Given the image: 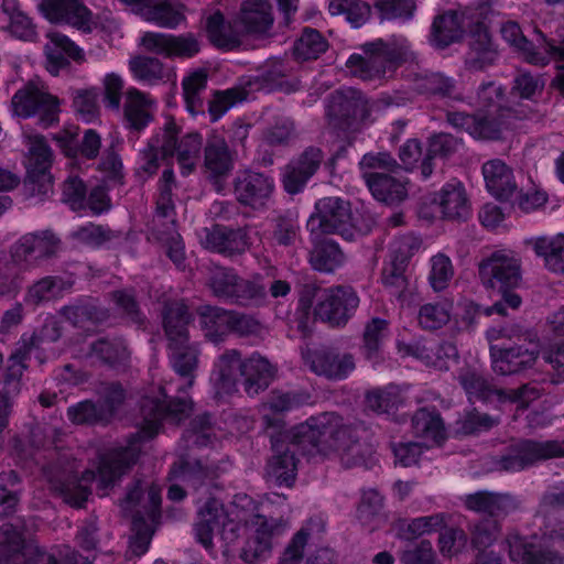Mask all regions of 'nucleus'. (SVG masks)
<instances>
[{
    "instance_id": "9",
    "label": "nucleus",
    "mask_w": 564,
    "mask_h": 564,
    "mask_svg": "<svg viewBox=\"0 0 564 564\" xmlns=\"http://www.w3.org/2000/svg\"><path fill=\"white\" fill-rule=\"evenodd\" d=\"M326 113L329 124L334 129L341 132H355L369 116V108L360 90L346 87L328 95Z\"/></svg>"
},
{
    "instance_id": "32",
    "label": "nucleus",
    "mask_w": 564,
    "mask_h": 564,
    "mask_svg": "<svg viewBox=\"0 0 564 564\" xmlns=\"http://www.w3.org/2000/svg\"><path fill=\"white\" fill-rule=\"evenodd\" d=\"M414 89L417 94L433 100L463 101V94L454 78L442 73L416 75Z\"/></svg>"
},
{
    "instance_id": "28",
    "label": "nucleus",
    "mask_w": 564,
    "mask_h": 564,
    "mask_svg": "<svg viewBox=\"0 0 564 564\" xmlns=\"http://www.w3.org/2000/svg\"><path fill=\"white\" fill-rule=\"evenodd\" d=\"M170 475L178 478L195 491L205 489V492H208L209 487L219 476V467L202 459H187L174 464Z\"/></svg>"
},
{
    "instance_id": "35",
    "label": "nucleus",
    "mask_w": 564,
    "mask_h": 564,
    "mask_svg": "<svg viewBox=\"0 0 564 564\" xmlns=\"http://www.w3.org/2000/svg\"><path fill=\"white\" fill-rule=\"evenodd\" d=\"M12 564H91L89 556H82L75 550L65 547L57 558L33 543H23L19 552L13 553Z\"/></svg>"
},
{
    "instance_id": "48",
    "label": "nucleus",
    "mask_w": 564,
    "mask_h": 564,
    "mask_svg": "<svg viewBox=\"0 0 564 564\" xmlns=\"http://www.w3.org/2000/svg\"><path fill=\"white\" fill-rule=\"evenodd\" d=\"M388 326L389 323L380 317L371 318L365 326L360 349L362 356L373 366L383 361L382 345L389 332Z\"/></svg>"
},
{
    "instance_id": "5",
    "label": "nucleus",
    "mask_w": 564,
    "mask_h": 564,
    "mask_svg": "<svg viewBox=\"0 0 564 564\" xmlns=\"http://www.w3.org/2000/svg\"><path fill=\"white\" fill-rule=\"evenodd\" d=\"M263 423L265 429H272L275 434H271L273 455L268 460L265 467V477L269 481L278 486L292 487L296 479L297 459L296 454L303 456H315L316 454L306 453L300 445L295 444V431L297 426L288 432H283L284 421L280 417L264 414Z\"/></svg>"
},
{
    "instance_id": "42",
    "label": "nucleus",
    "mask_w": 564,
    "mask_h": 564,
    "mask_svg": "<svg viewBox=\"0 0 564 564\" xmlns=\"http://www.w3.org/2000/svg\"><path fill=\"white\" fill-rule=\"evenodd\" d=\"M463 145V140L447 132L433 133L427 139L426 156L421 163V174L424 178L432 175L434 171V159L448 160Z\"/></svg>"
},
{
    "instance_id": "3",
    "label": "nucleus",
    "mask_w": 564,
    "mask_h": 564,
    "mask_svg": "<svg viewBox=\"0 0 564 564\" xmlns=\"http://www.w3.org/2000/svg\"><path fill=\"white\" fill-rule=\"evenodd\" d=\"M481 284L496 297L490 306H475L476 316L498 314L509 316V311H517L522 304L518 289L522 282L521 264L510 252L499 250L490 253L478 263Z\"/></svg>"
},
{
    "instance_id": "29",
    "label": "nucleus",
    "mask_w": 564,
    "mask_h": 564,
    "mask_svg": "<svg viewBox=\"0 0 564 564\" xmlns=\"http://www.w3.org/2000/svg\"><path fill=\"white\" fill-rule=\"evenodd\" d=\"M95 478L96 475L93 470H86L79 479L74 468L69 467L62 475H55L53 481L55 482L56 491L65 503L75 508H82L90 495L87 482Z\"/></svg>"
},
{
    "instance_id": "64",
    "label": "nucleus",
    "mask_w": 564,
    "mask_h": 564,
    "mask_svg": "<svg viewBox=\"0 0 564 564\" xmlns=\"http://www.w3.org/2000/svg\"><path fill=\"white\" fill-rule=\"evenodd\" d=\"M99 409L108 421L112 419L126 399V390L119 381L100 382L97 387Z\"/></svg>"
},
{
    "instance_id": "58",
    "label": "nucleus",
    "mask_w": 564,
    "mask_h": 564,
    "mask_svg": "<svg viewBox=\"0 0 564 564\" xmlns=\"http://www.w3.org/2000/svg\"><path fill=\"white\" fill-rule=\"evenodd\" d=\"M328 12L333 17H343L352 28L358 29L370 18L371 8L362 0H330Z\"/></svg>"
},
{
    "instance_id": "60",
    "label": "nucleus",
    "mask_w": 564,
    "mask_h": 564,
    "mask_svg": "<svg viewBox=\"0 0 564 564\" xmlns=\"http://www.w3.org/2000/svg\"><path fill=\"white\" fill-rule=\"evenodd\" d=\"M367 47L382 52L391 67H395L413 57L410 43L403 36H392L388 41L377 40L367 43Z\"/></svg>"
},
{
    "instance_id": "16",
    "label": "nucleus",
    "mask_w": 564,
    "mask_h": 564,
    "mask_svg": "<svg viewBox=\"0 0 564 564\" xmlns=\"http://www.w3.org/2000/svg\"><path fill=\"white\" fill-rule=\"evenodd\" d=\"M239 525L228 519L224 506L215 498H209L198 512V521L195 524L197 541L206 549L213 545L215 533L220 534L226 543H232L239 536Z\"/></svg>"
},
{
    "instance_id": "50",
    "label": "nucleus",
    "mask_w": 564,
    "mask_h": 564,
    "mask_svg": "<svg viewBox=\"0 0 564 564\" xmlns=\"http://www.w3.org/2000/svg\"><path fill=\"white\" fill-rule=\"evenodd\" d=\"M267 300V289L260 275L252 279L238 276L228 304L241 307H259Z\"/></svg>"
},
{
    "instance_id": "36",
    "label": "nucleus",
    "mask_w": 564,
    "mask_h": 564,
    "mask_svg": "<svg viewBox=\"0 0 564 564\" xmlns=\"http://www.w3.org/2000/svg\"><path fill=\"white\" fill-rule=\"evenodd\" d=\"M364 180L372 196L386 205H398L408 197L405 182L390 174L366 172Z\"/></svg>"
},
{
    "instance_id": "25",
    "label": "nucleus",
    "mask_w": 564,
    "mask_h": 564,
    "mask_svg": "<svg viewBox=\"0 0 564 564\" xmlns=\"http://www.w3.org/2000/svg\"><path fill=\"white\" fill-rule=\"evenodd\" d=\"M538 357L536 345H516L491 351V368L497 375H514L532 368Z\"/></svg>"
},
{
    "instance_id": "34",
    "label": "nucleus",
    "mask_w": 564,
    "mask_h": 564,
    "mask_svg": "<svg viewBox=\"0 0 564 564\" xmlns=\"http://www.w3.org/2000/svg\"><path fill=\"white\" fill-rule=\"evenodd\" d=\"M486 187L497 199L510 200L517 193L518 185L512 170L501 160H490L482 165Z\"/></svg>"
},
{
    "instance_id": "33",
    "label": "nucleus",
    "mask_w": 564,
    "mask_h": 564,
    "mask_svg": "<svg viewBox=\"0 0 564 564\" xmlns=\"http://www.w3.org/2000/svg\"><path fill=\"white\" fill-rule=\"evenodd\" d=\"M61 315L78 328H84L88 324L101 325L110 318L109 310L93 297H82L62 307Z\"/></svg>"
},
{
    "instance_id": "51",
    "label": "nucleus",
    "mask_w": 564,
    "mask_h": 564,
    "mask_svg": "<svg viewBox=\"0 0 564 564\" xmlns=\"http://www.w3.org/2000/svg\"><path fill=\"white\" fill-rule=\"evenodd\" d=\"M412 431L415 436L434 442L445 438L444 423L435 408H421L412 416Z\"/></svg>"
},
{
    "instance_id": "62",
    "label": "nucleus",
    "mask_w": 564,
    "mask_h": 564,
    "mask_svg": "<svg viewBox=\"0 0 564 564\" xmlns=\"http://www.w3.org/2000/svg\"><path fill=\"white\" fill-rule=\"evenodd\" d=\"M133 76L148 84L155 85L165 77L164 64L156 57L138 55L129 61Z\"/></svg>"
},
{
    "instance_id": "38",
    "label": "nucleus",
    "mask_w": 564,
    "mask_h": 564,
    "mask_svg": "<svg viewBox=\"0 0 564 564\" xmlns=\"http://www.w3.org/2000/svg\"><path fill=\"white\" fill-rule=\"evenodd\" d=\"M256 532L250 536L241 549L240 557L253 564L257 561L267 556L271 549V538L274 530H278V524L273 520H268L265 517L254 516Z\"/></svg>"
},
{
    "instance_id": "10",
    "label": "nucleus",
    "mask_w": 564,
    "mask_h": 564,
    "mask_svg": "<svg viewBox=\"0 0 564 564\" xmlns=\"http://www.w3.org/2000/svg\"><path fill=\"white\" fill-rule=\"evenodd\" d=\"M562 457H564V441L525 438L512 444L507 454L499 458L497 467L503 471H520L539 462Z\"/></svg>"
},
{
    "instance_id": "57",
    "label": "nucleus",
    "mask_w": 564,
    "mask_h": 564,
    "mask_svg": "<svg viewBox=\"0 0 564 564\" xmlns=\"http://www.w3.org/2000/svg\"><path fill=\"white\" fill-rule=\"evenodd\" d=\"M55 140L63 152L69 158H76L78 154H82L88 160L96 159L101 145L100 135L91 129L85 131L79 145L74 138L68 135H56Z\"/></svg>"
},
{
    "instance_id": "59",
    "label": "nucleus",
    "mask_w": 564,
    "mask_h": 564,
    "mask_svg": "<svg viewBox=\"0 0 564 564\" xmlns=\"http://www.w3.org/2000/svg\"><path fill=\"white\" fill-rule=\"evenodd\" d=\"M516 543L512 544L508 539L510 545V556L513 558L514 554H521L522 564H563L564 555L553 549H535L532 544L522 543L518 536L514 538Z\"/></svg>"
},
{
    "instance_id": "26",
    "label": "nucleus",
    "mask_w": 564,
    "mask_h": 564,
    "mask_svg": "<svg viewBox=\"0 0 564 564\" xmlns=\"http://www.w3.org/2000/svg\"><path fill=\"white\" fill-rule=\"evenodd\" d=\"M443 219L466 221L471 216V207L462 183H447L431 197Z\"/></svg>"
},
{
    "instance_id": "43",
    "label": "nucleus",
    "mask_w": 564,
    "mask_h": 564,
    "mask_svg": "<svg viewBox=\"0 0 564 564\" xmlns=\"http://www.w3.org/2000/svg\"><path fill=\"white\" fill-rule=\"evenodd\" d=\"M362 48L365 56L352 54L346 63L354 76L364 80H372L383 77L387 70L392 68L382 52L368 48L367 43L364 44Z\"/></svg>"
},
{
    "instance_id": "55",
    "label": "nucleus",
    "mask_w": 564,
    "mask_h": 564,
    "mask_svg": "<svg viewBox=\"0 0 564 564\" xmlns=\"http://www.w3.org/2000/svg\"><path fill=\"white\" fill-rule=\"evenodd\" d=\"M445 513H434L411 520H400L398 523V536L404 541H413L424 534L436 532L445 527Z\"/></svg>"
},
{
    "instance_id": "21",
    "label": "nucleus",
    "mask_w": 564,
    "mask_h": 564,
    "mask_svg": "<svg viewBox=\"0 0 564 564\" xmlns=\"http://www.w3.org/2000/svg\"><path fill=\"white\" fill-rule=\"evenodd\" d=\"M325 160L324 151L315 145L305 148L284 166L282 183L288 194L301 193L308 181L321 169Z\"/></svg>"
},
{
    "instance_id": "31",
    "label": "nucleus",
    "mask_w": 564,
    "mask_h": 564,
    "mask_svg": "<svg viewBox=\"0 0 564 564\" xmlns=\"http://www.w3.org/2000/svg\"><path fill=\"white\" fill-rule=\"evenodd\" d=\"M290 67L282 61H273L265 64L258 75L252 77L248 85L251 90H282L292 93L299 89L300 80L289 79Z\"/></svg>"
},
{
    "instance_id": "63",
    "label": "nucleus",
    "mask_w": 564,
    "mask_h": 564,
    "mask_svg": "<svg viewBox=\"0 0 564 564\" xmlns=\"http://www.w3.org/2000/svg\"><path fill=\"white\" fill-rule=\"evenodd\" d=\"M238 276L232 268L215 267L209 272L207 285L214 296L228 304Z\"/></svg>"
},
{
    "instance_id": "2",
    "label": "nucleus",
    "mask_w": 564,
    "mask_h": 564,
    "mask_svg": "<svg viewBox=\"0 0 564 564\" xmlns=\"http://www.w3.org/2000/svg\"><path fill=\"white\" fill-rule=\"evenodd\" d=\"M361 433L366 431L345 424L339 415L326 412L299 424L294 437L295 444L306 453L327 455L338 452L345 468H370L375 449L369 443L361 442Z\"/></svg>"
},
{
    "instance_id": "41",
    "label": "nucleus",
    "mask_w": 564,
    "mask_h": 564,
    "mask_svg": "<svg viewBox=\"0 0 564 564\" xmlns=\"http://www.w3.org/2000/svg\"><path fill=\"white\" fill-rule=\"evenodd\" d=\"M204 166L213 177L227 176L234 167L232 152L226 140L212 134L204 145Z\"/></svg>"
},
{
    "instance_id": "37",
    "label": "nucleus",
    "mask_w": 564,
    "mask_h": 564,
    "mask_svg": "<svg viewBox=\"0 0 564 564\" xmlns=\"http://www.w3.org/2000/svg\"><path fill=\"white\" fill-rule=\"evenodd\" d=\"M204 30L208 41L217 48L230 51L241 44L240 34L236 25L227 22L219 10L204 13Z\"/></svg>"
},
{
    "instance_id": "44",
    "label": "nucleus",
    "mask_w": 564,
    "mask_h": 564,
    "mask_svg": "<svg viewBox=\"0 0 564 564\" xmlns=\"http://www.w3.org/2000/svg\"><path fill=\"white\" fill-rule=\"evenodd\" d=\"M45 55L46 69L52 75H58L62 68L69 65L67 56L75 61H82L84 57L83 51L67 36L59 33L51 35V43L45 45Z\"/></svg>"
},
{
    "instance_id": "12",
    "label": "nucleus",
    "mask_w": 564,
    "mask_h": 564,
    "mask_svg": "<svg viewBox=\"0 0 564 564\" xmlns=\"http://www.w3.org/2000/svg\"><path fill=\"white\" fill-rule=\"evenodd\" d=\"M420 245L417 238L402 236L391 247L390 261L382 269L381 281L389 293L398 299H401L409 289V261Z\"/></svg>"
},
{
    "instance_id": "20",
    "label": "nucleus",
    "mask_w": 564,
    "mask_h": 564,
    "mask_svg": "<svg viewBox=\"0 0 564 564\" xmlns=\"http://www.w3.org/2000/svg\"><path fill=\"white\" fill-rule=\"evenodd\" d=\"M202 245L205 249L226 258L242 256L251 247L249 228L215 224L210 228H204Z\"/></svg>"
},
{
    "instance_id": "4",
    "label": "nucleus",
    "mask_w": 564,
    "mask_h": 564,
    "mask_svg": "<svg viewBox=\"0 0 564 564\" xmlns=\"http://www.w3.org/2000/svg\"><path fill=\"white\" fill-rule=\"evenodd\" d=\"M161 501L159 486L137 479L128 488L121 502L126 511H132L138 507L132 516L133 535L129 541V550L135 556L143 555L150 546L154 533L152 524L156 523L161 517Z\"/></svg>"
},
{
    "instance_id": "27",
    "label": "nucleus",
    "mask_w": 564,
    "mask_h": 564,
    "mask_svg": "<svg viewBox=\"0 0 564 564\" xmlns=\"http://www.w3.org/2000/svg\"><path fill=\"white\" fill-rule=\"evenodd\" d=\"M274 22L270 0H243L236 19V26L246 34H267Z\"/></svg>"
},
{
    "instance_id": "54",
    "label": "nucleus",
    "mask_w": 564,
    "mask_h": 564,
    "mask_svg": "<svg viewBox=\"0 0 564 564\" xmlns=\"http://www.w3.org/2000/svg\"><path fill=\"white\" fill-rule=\"evenodd\" d=\"M199 324L206 332V337L213 341L223 340L229 332L230 311L212 305H200L197 308Z\"/></svg>"
},
{
    "instance_id": "18",
    "label": "nucleus",
    "mask_w": 564,
    "mask_h": 564,
    "mask_svg": "<svg viewBox=\"0 0 564 564\" xmlns=\"http://www.w3.org/2000/svg\"><path fill=\"white\" fill-rule=\"evenodd\" d=\"M490 8L481 6L479 8V17L470 25L469 29V50L466 54L465 65L466 68L474 72H480L495 64L498 58V51L492 42L491 35L488 30L487 13Z\"/></svg>"
},
{
    "instance_id": "11",
    "label": "nucleus",
    "mask_w": 564,
    "mask_h": 564,
    "mask_svg": "<svg viewBox=\"0 0 564 564\" xmlns=\"http://www.w3.org/2000/svg\"><path fill=\"white\" fill-rule=\"evenodd\" d=\"M53 153L43 137H34L29 150L26 176L23 182L24 194L43 200L53 193L51 167Z\"/></svg>"
},
{
    "instance_id": "40",
    "label": "nucleus",
    "mask_w": 564,
    "mask_h": 564,
    "mask_svg": "<svg viewBox=\"0 0 564 564\" xmlns=\"http://www.w3.org/2000/svg\"><path fill=\"white\" fill-rule=\"evenodd\" d=\"M275 368L260 354L254 352L245 359L242 369L243 388L249 395L264 391L272 382Z\"/></svg>"
},
{
    "instance_id": "8",
    "label": "nucleus",
    "mask_w": 564,
    "mask_h": 564,
    "mask_svg": "<svg viewBox=\"0 0 564 564\" xmlns=\"http://www.w3.org/2000/svg\"><path fill=\"white\" fill-rule=\"evenodd\" d=\"M457 381L464 389L470 402L481 401L485 403L520 402L528 404L538 398L535 388L523 384L517 389H500L489 381L480 371L475 368H462L457 375Z\"/></svg>"
},
{
    "instance_id": "6",
    "label": "nucleus",
    "mask_w": 564,
    "mask_h": 564,
    "mask_svg": "<svg viewBox=\"0 0 564 564\" xmlns=\"http://www.w3.org/2000/svg\"><path fill=\"white\" fill-rule=\"evenodd\" d=\"M307 225L312 234L338 235L347 241H354L361 234L355 225L350 203L338 196L318 199Z\"/></svg>"
},
{
    "instance_id": "22",
    "label": "nucleus",
    "mask_w": 564,
    "mask_h": 564,
    "mask_svg": "<svg viewBox=\"0 0 564 564\" xmlns=\"http://www.w3.org/2000/svg\"><path fill=\"white\" fill-rule=\"evenodd\" d=\"M463 506L475 513L486 514L487 519L499 522L520 509V500L509 494L489 490H479L463 498Z\"/></svg>"
},
{
    "instance_id": "1",
    "label": "nucleus",
    "mask_w": 564,
    "mask_h": 564,
    "mask_svg": "<svg viewBox=\"0 0 564 564\" xmlns=\"http://www.w3.org/2000/svg\"><path fill=\"white\" fill-rule=\"evenodd\" d=\"M162 398L144 397L140 401V431L131 436L129 444L117 447L105 454L98 467V490L100 496L107 495V490L113 487L120 478L127 474L137 463L142 438H152L158 434L163 420L181 422L186 419L193 408V402L186 398L169 399L166 388L161 387Z\"/></svg>"
},
{
    "instance_id": "15",
    "label": "nucleus",
    "mask_w": 564,
    "mask_h": 564,
    "mask_svg": "<svg viewBox=\"0 0 564 564\" xmlns=\"http://www.w3.org/2000/svg\"><path fill=\"white\" fill-rule=\"evenodd\" d=\"M61 239L50 229L28 232L10 246L12 264L29 268L56 256Z\"/></svg>"
},
{
    "instance_id": "52",
    "label": "nucleus",
    "mask_w": 564,
    "mask_h": 564,
    "mask_svg": "<svg viewBox=\"0 0 564 564\" xmlns=\"http://www.w3.org/2000/svg\"><path fill=\"white\" fill-rule=\"evenodd\" d=\"M328 50V42L323 34L313 28L303 29L292 47V55L297 62L317 59Z\"/></svg>"
},
{
    "instance_id": "19",
    "label": "nucleus",
    "mask_w": 564,
    "mask_h": 564,
    "mask_svg": "<svg viewBox=\"0 0 564 564\" xmlns=\"http://www.w3.org/2000/svg\"><path fill=\"white\" fill-rule=\"evenodd\" d=\"M232 185L236 200L253 210L263 209L274 191L271 176L251 170L239 171Z\"/></svg>"
},
{
    "instance_id": "49",
    "label": "nucleus",
    "mask_w": 564,
    "mask_h": 564,
    "mask_svg": "<svg viewBox=\"0 0 564 564\" xmlns=\"http://www.w3.org/2000/svg\"><path fill=\"white\" fill-rule=\"evenodd\" d=\"M243 366L245 360L239 350L230 349L221 354L213 372L219 388L227 393L231 392L242 376Z\"/></svg>"
},
{
    "instance_id": "45",
    "label": "nucleus",
    "mask_w": 564,
    "mask_h": 564,
    "mask_svg": "<svg viewBox=\"0 0 564 564\" xmlns=\"http://www.w3.org/2000/svg\"><path fill=\"white\" fill-rule=\"evenodd\" d=\"M500 33L502 39L516 52L521 54L522 58L532 65H546V54L540 50V44L535 46L522 33L520 25L514 21H507L501 24Z\"/></svg>"
},
{
    "instance_id": "47",
    "label": "nucleus",
    "mask_w": 564,
    "mask_h": 564,
    "mask_svg": "<svg viewBox=\"0 0 564 564\" xmlns=\"http://www.w3.org/2000/svg\"><path fill=\"white\" fill-rule=\"evenodd\" d=\"M464 35L459 15L448 10L434 18L431 28V42L437 48H445L458 42Z\"/></svg>"
},
{
    "instance_id": "24",
    "label": "nucleus",
    "mask_w": 564,
    "mask_h": 564,
    "mask_svg": "<svg viewBox=\"0 0 564 564\" xmlns=\"http://www.w3.org/2000/svg\"><path fill=\"white\" fill-rule=\"evenodd\" d=\"M87 357L102 367L123 371L130 366L131 350L122 336H104L91 341Z\"/></svg>"
},
{
    "instance_id": "56",
    "label": "nucleus",
    "mask_w": 564,
    "mask_h": 564,
    "mask_svg": "<svg viewBox=\"0 0 564 564\" xmlns=\"http://www.w3.org/2000/svg\"><path fill=\"white\" fill-rule=\"evenodd\" d=\"M123 113L129 128L135 131L144 129L153 118L148 109L145 96L135 88L129 89L126 94Z\"/></svg>"
},
{
    "instance_id": "39",
    "label": "nucleus",
    "mask_w": 564,
    "mask_h": 564,
    "mask_svg": "<svg viewBox=\"0 0 564 564\" xmlns=\"http://www.w3.org/2000/svg\"><path fill=\"white\" fill-rule=\"evenodd\" d=\"M162 319L167 344L191 339L188 325L193 317L183 302L165 303L162 310Z\"/></svg>"
},
{
    "instance_id": "13",
    "label": "nucleus",
    "mask_w": 564,
    "mask_h": 564,
    "mask_svg": "<svg viewBox=\"0 0 564 564\" xmlns=\"http://www.w3.org/2000/svg\"><path fill=\"white\" fill-rule=\"evenodd\" d=\"M301 357L312 372L329 380H344L356 368L354 355L334 346L302 347Z\"/></svg>"
},
{
    "instance_id": "46",
    "label": "nucleus",
    "mask_w": 564,
    "mask_h": 564,
    "mask_svg": "<svg viewBox=\"0 0 564 564\" xmlns=\"http://www.w3.org/2000/svg\"><path fill=\"white\" fill-rule=\"evenodd\" d=\"M346 260L339 245L332 239H319L313 243L310 251V264L318 272L333 273Z\"/></svg>"
},
{
    "instance_id": "53",
    "label": "nucleus",
    "mask_w": 564,
    "mask_h": 564,
    "mask_svg": "<svg viewBox=\"0 0 564 564\" xmlns=\"http://www.w3.org/2000/svg\"><path fill=\"white\" fill-rule=\"evenodd\" d=\"M536 256L544 259L545 267L564 275V235L553 238L540 237L529 241Z\"/></svg>"
},
{
    "instance_id": "14",
    "label": "nucleus",
    "mask_w": 564,
    "mask_h": 564,
    "mask_svg": "<svg viewBox=\"0 0 564 564\" xmlns=\"http://www.w3.org/2000/svg\"><path fill=\"white\" fill-rule=\"evenodd\" d=\"M14 112L23 118L36 116L39 124L46 129L58 121L59 101L57 97L28 83L12 97Z\"/></svg>"
},
{
    "instance_id": "61",
    "label": "nucleus",
    "mask_w": 564,
    "mask_h": 564,
    "mask_svg": "<svg viewBox=\"0 0 564 564\" xmlns=\"http://www.w3.org/2000/svg\"><path fill=\"white\" fill-rule=\"evenodd\" d=\"M470 544L479 552H485L498 539L501 522L496 519H479L468 524Z\"/></svg>"
},
{
    "instance_id": "30",
    "label": "nucleus",
    "mask_w": 564,
    "mask_h": 564,
    "mask_svg": "<svg viewBox=\"0 0 564 564\" xmlns=\"http://www.w3.org/2000/svg\"><path fill=\"white\" fill-rule=\"evenodd\" d=\"M167 357L172 369L186 380V387L194 384L196 370L199 364L200 350L198 344L191 339L166 345Z\"/></svg>"
},
{
    "instance_id": "23",
    "label": "nucleus",
    "mask_w": 564,
    "mask_h": 564,
    "mask_svg": "<svg viewBox=\"0 0 564 564\" xmlns=\"http://www.w3.org/2000/svg\"><path fill=\"white\" fill-rule=\"evenodd\" d=\"M37 9L48 21L67 23L84 33L91 32L95 25L82 0H39Z\"/></svg>"
},
{
    "instance_id": "7",
    "label": "nucleus",
    "mask_w": 564,
    "mask_h": 564,
    "mask_svg": "<svg viewBox=\"0 0 564 564\" xmlns=\"http://www.w3.org/2000/svg\"><path fill=\"white\" fill-rule=\"evenodd\" d=\"M181 129L173 119L167 120L162 131L151 138V147L161 149L163 160L176 158L183 175L191 174L200 158L203 137L198 132H188L178 137Z\"/></svg>"
},
{
    "instance_id": "17",
    "label": "nucleus",
    "mask_w": 564,
    "mask_h": 564,
    "mask_svg": "<svg viewBox=\"0 0 564 564\" xmlns=\"http://www.w3.org/2000/svg\"><path fill=\"white\" fill-rule=\"evenodd\" d=\"M359 302L351 286H330L328 293L322 296V303L314 305V315L332 327H343L355 315Z\"/></svg>"
}]
</instances>
